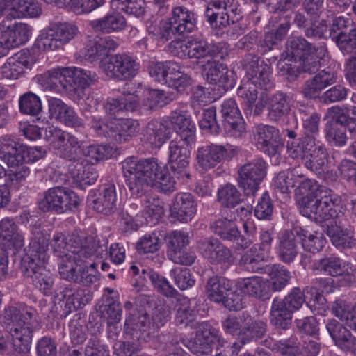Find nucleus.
<instances>
[{
  "instance_id": "f257e3e1",
  "label": "nucleus",
  "mask_w": 356,
  "mask_h": 356,
  "mask_svg": "<svg viewBox=\"0 0 356 356\" xmlns=\"http://www.w3.org/2000/svg\"><path fill=\"white\" fill-rule=\"evenodd\" d=\"M122 169L129 189L141 198L146 222L156 223L163 215V208L159 199L146 195L145 192L154 186L163 193L174 189L175 181L165 165L154 158L138 160L131 157L123 161Z\"/></svg>"
},
{
  "instance_id": "f03ea898",
  "label": "nucleus",
  "mask_w": 356,
  "mask_h": 356,
  "mask_svg": "<svg viewBox=\"0 0 356 356\" xmlns=\"http://www.w3.org/2000/svg\"><path fill=\"white\" fill-rule=\"evenodd\" d=\"M32 234L29 248L22 259V270L26 277L32 279L35 288L48 295L54 285L53 275L44 267L49 257L48 242L50 236L38 227L33 228Z\"/></svg>"
},
{
  "instance_id": "7ed1b4c3",
  "label": "nucleus",
  "mask_w": 356,
  "mask_h": 356,
  "mask_svg": "<svg viewBox=\"0 0 356 356\" xmlns=\"http://www.w3.org/2000/svg\"><path fill=\"white\" fill-rule=\"evenodd\" d=\"M38 322V314L33 307L11 306L5 309L1 323L10 334L15 353L26 354L30 351Z\"/></svg>"
},
{
  "instance_id": "20e7f679",
  "label": "nucleus",
  "mask_w": 356,
  "mask_h": 356,
  "mask_svg": "<svg viewBox=\"0 0 356 356\" xmlns=\"http://www.w3.org/2000/svg\"><path fill=\"white\" fill-rule=\"evenodd\" d=\"M341 197L327 188H320L315 192V199L302 197L300 206V213L316 222L332 224L344 218L340 210Z\"/></svg>"
},
{
  "instance_id": "39448f33",
  "label": "nucleus",
  "mask_w": 356,
  "mask_h": 356,
  "mask_svg": "<svg viewBox=\"0 0 356 356\" xmlns=\"http://www.w3.org/2000/svg\"><path fill=\"white\" fill-rule=\"evenodd\" d=\"M98 241L92 236H86L81 232H74L67 236L63 232L55 233L51 239L54 254L60 258L59 267L63 263L70 264L72 261H83L93 250L95 243Z\"/></svg>"
},
{
  "instance_id": "423d86ee",
  "label": "nucleus",
  "mask_w": 356,
  "mask_h": 356,
  "mask_svg": "<svg viewBox=\"0 0 356 356\" xmlns=\"http://www.w3.org/2000/svg\"><path fill=\"white\" fill-rule=\"evenodd\" d=\"M245 74L237 90V95L249 108H252L257 99L258 90L267 88L270 84L268 66L254 54H247L243 59Z\"/></svg>"
},
{
  "instance_id": "0eeeda50",
  "label": "nucleus",
  "mask_w": 356,
  "mask_h": 356,
  "mask_svg": "<svg viewBox=\"0 0 356 356\" xmlns=\"http://www.w3.org/2000/svg\"><path fill=\"white\" fill-rule=\"evenodd\" d=\"M289 156L302 161L304 165L318 175L328 170L329 154L325 147L314 136H303L299 141L286 143Z\"/></svg>"
},
{
  "instance_id": "6e6552de",
  "label": "nucleus",
  "mask_w": 356,
  "mask_h": 356,
  "mask_svg": "<svg viewBox=\"0 0 356 356\" xmlns=\"http://www.w3.org/2000/svg\"><path fill=\"white\" fill-rule=\"evenodd\" d=\"M91 255L83 261H72L70 264L63 263L58 268L59 274L63 279L74 282L86 286L95 283L98 280L95 258H102L106 247L100 245L98 241L95 243Z\"/></svg>"
},
{
  "instance_id": "1a4fd4ad",
  "label": "nucleus",
  "mask_w": 356,
  "mask_h": 356,
  "mask_svg": "<svg viewBox=\"0 0 356 356\" xmlns=\"http://www.w3.org/2000/svg\"><path fill=\"white\" fill-rule=\"evenodd\" d=\"M287 47L293 56L299 57L300 72L313 74L320 67L321 60L329 58L327 46L323 43L314 45L301 36H291Z\"/></svg>"
},
{
  "instance_id": "9d476101",
  "label": "nucleus",
  "mask_w": 356,
  "mask_h": 356,
  "mask_svg": "<svg viewBox=\"0 0 356 356\" xmlns=\"http://www.w3.org/2000/svg\"><path fill=\"white\" fill-rule=\"evenodd\" d=\"M170 48L179 56H188L198 60L212 57L223 58L228 52L226 43L210 44L197 38H191L186 41L173 40L170 42Z\"/></svg>"
},
{
  "instance_id": "9b49d317",
  "label": "nucleus",
  "mask_w": 356,
  "mask_h": 356,
  "mask_svg": "<svg viewBox=\"0 0 356 356\" xmlns=\"http://www.w3.org/2000/svg\"><path fill=\"white\" fill-rule=\"evenodd\" d=\"M77 33V27L72 24L56 23L41 32L35 46L42 51H54L67 44Z\"/></svg>"
},
{
  "instance_id": "f8f14e48",
  "label": "nucleus",
  "mask_w": 356,
  "mask_h": 356,
  "mask_svg": "<svg viewBox=\"0 0 356 356\" xmlns=\"http://www.w3.org/2000/svg\"><path fill=\"white\" fill-rule=\"evenodd\" d=\"M127 312L124 322V330L133 339L146 340L156 333L151 318L145 309L135 307L130 301L124 302Z\"/></svg>"
},
{
  "instance_id": "ddd939ff",
  "label": "nucleus",
  "mask_w": 356,
  "mask_h": 356,
  "mask_svg": "<svg viewBox=\"0 0 356 356\" xmlns=\"http://www.w3.org/2000/svg\"><path fill=\"white\" fill-rule=\"evenodd\" d=\"M79 203V199L75 193L67 188L56 186L44 193L43 197L38 202V207L44 212L63 213L74 210Z\"/></svg>"
},
{
  "instance_id": "4468645a",
  "label": "nucleus",
  "mask_w": 356,
  "mask_h": 356,
  "mask_svg": "<svg viewBox=\"0 0 356 356\" xmlns=\"http://www.w3.org/2000/svg\"><path fill=\"white\" fill-rule=\"evenodd\" d=\"M99 67L108 77L129 79L136 75L140 64L132 56L119 53L110 56L108 60L101 61Z\"/></svg>"
},
{
  "instance_id": "2eb2a0df",
  "label": "nucleus",
  "mask_w": 356,
  "mask_h": 356,
  "mask_svg": "<svg viewBox=\"0 0 356 356\" xmlns=\"http://www.w3.org/2000/svg\"><path fill=\"white\" fill-rule=\"evenodd\" d=\"M314 272L332 277H341L350 282H356V268L353 264L335 255H330L314 261Z\"/></svg>"
},
{
  "instance_id": "dca6fc26",
  "label": "nucleus",
  "mask_w": 356,
  "mask_h": 356,
  "mask_svg": "<svg viewBox=\"0 0 356 356\" xmlns=\"http://www.w3.org/2000/svg\"><path fill=\"white\" fill-rule=\"evenodd\" d=\"M268 165L261 158L247 161L238 170V182L244 193L254 195L266 175Z\"/></svg>"
},
{
  "instance_id": "f3484780",
  "label": "nucleus",
  "mask_w": 356,
  "mask_h": 356,
  "mask_svg": "<svg viewBox=\"0 0 356 356\" xmlns=\"http://www.w3.org/2000/svg\"><path fill=\"white\" fill-rule=\"evenodd\" d=\"M329 37L343 54L356 49V25L351 20L336 17L330 26Z\"/></svg>"
},
{
  "instance_id": "a211bd4d",
  "label": "nucleus",
  "mask_w": 356,
  "mask_h": 356,
  "mask_svg": "<svg viewBox=\"0 0 356 356\" xmlns=\"http://www.w3.org/2000/svg\"><path fill=\"white\" fill-rule=\"evenodd\" d=\"M194 141H186L182 138H175L168 146V163L172 172L178 177H188L190 145Z\"/></svg>"
},
{
  "instance_id": "6ab92c4d",
  "label": "nucleus",
  "mask_w": 356,
  "mask_h": 356,
  "mask_svg": "<svg viewBox=\"0 0 356 356\" xmlns=\"http://www.w3.org/2000/svg\"><path fill=\"white\" fill-rule=\"evenodd\" d=\"M237 153V149L231 145L210 144L198 148L196 159L199 166L208 170L223 161L232 159Z\"/></svg>"
},
{
  "instance_id": "aec40b11",
  "label": "nucleus",
  "mask_w": 356,
  "mask_h": 356,
  "mask_svg": "<svg viewBox=\"0 0 356 356\" xmlns=\"http://www.w3.org/2000/svg\"><path fill=\"white\" fill-rule=\"evenodd\" d=\"M189 343L191 347H188V349L193 353L207 355L213 348L217 350L219 347L223 346L225 341L218 330L210 325L203 323L197 330L194 341Z\"/></svg>"
},
{
  "instance_id": "412c9836",
  "label": "nucleus",
  "mask_w": 356,
  "mask_h": 356,
  "mask_svg": "<svg viewBox=\"0 0 356 356\" xmlns=\"http://www.w3.org/2000/svg\"><path fill=\"white\" fill-rule=\"evenodd\" d=\"M31 27L23 22H12L6 17L0 22V38L7 48L18 47L26 42L31 35Z\"/></svg>"
},
{
  "instance_id": "4be33fe9",
  "label": "nucleus",
  "mask_w": 356,
  "mask_h": 356,
  "mask_svg": "<svg viewBox=\"0 0 356 356\" xmlns=\"http://www.w3.org/2000/svg\"><path fill=\"white\" fill-rule=\"evenodd\" d=\"M220 113L225 131L235 138L241 137L245 131V123L235 99L225 100L220 106Z\"/></svg>"
},
{
  "instance_id": "5701e85b",
  "label": "nucleus",
  "mask_w": 356,
  "mask_h": 356,
  "mask_svg": "<svg viewBox=\"0 0 356 356\" xmlns=\"http://www.w3.org/2000/svg\"><path fill=\"white\" fill-rule=\"evenodd\" d=\"M197 248L200 254L211 264H229L232 261L231 250L217 238H202L198 241Z\"/></svg>"
},
{
  "instance_id": "b1692460",
  "label": "nucleus",
  "mask_w": 356,
  "mask_h": 356,
  "mask_svg": "<svg viewBox=\"0 0 356 356\" xmlns=\"http://www.w3.org/2000/svg\"><path fill=\"white\" fill-rule=\"evenodd\" d=\"M307 236L306 230L295 227L290 231H285L280 238L279 257L285 263L292 262L300 252V238Z\"/></svg>"
},
{
  "instance_id": "393cba45",
  "label": "nucleus",
  "mask_w": 356,
  "mask_h": 356,
  "mask_svg": "<svg viewBox=\"0 0 356 356\" xmlns=\"http://www.w3.org/2000/svg\"><path fill=\"white\" fill-rule=\"evenodd\" d=\"M6 12L13 19L33 18L41 14L42 9L35 0H0V13Z\"/></svg>"
},
{
  "instance_id": "a878e982",
  "label": "nucleus",
  "mask_w": 356,
  "mask_h": 356,
  "mask_svg": "<svg viewBox=\"0 0 356 356\" xmlns=\"http://www.w3.org/2000/svg\"><path fill=\"white\" fill-rule=\"evenodd\" d=\"M254 139L258 149L269 156L275 155L280 145L279 130L275 127L259 124L253 129Z\"/></svg>"
},
{
  "instance_id": "bb28decb",
  "label": "nucleus",
  "mask_w": 356,
  "mask_h": 356,
  "mask_svg": "<svg viewBox=\"0 0 356 356\" xmlns=\"http://www.w3.org/2000/svg\"><path fill=\"white\" fill-rule=\"evenodd\" d=\"M118 46V42L110 36H95L84 48V59L90 63L101 60L108 56L111 51H115Z\"/></svg>"
},
{
  "instance_id": "cd10ccee",
  "label": "nucleus",
  "mask_w": 356,
  "mask_h": 356,
  "mask_svg": "<svg viewBox=\"0 0 356 356\" xmlns=\"http://www.w3.org/2000/svg\"><path fill=\"white\" fill-rule=\"evenodd\" d=\"M67 91L77 94L78 97L83 96V89L96 81L95 73L76 67H65Z\"/></svg>"
},
{
  "instance_id": "c85d7f7f",
  "label": "nucleus",
  "mask_w": 356,
  "mask_h": 356,
  "mask_svg": "<svg viewBox=\"0 0 356 356\" xmlns=\"http://www.w3.org/2000/svg\"><path fill=\"white\" fill-rule=\"evenodd\" d=\"M197 212V204L190 193H177L170 207V216L181 222H188Z\"/></svg>"
},
{
  "instance_id": "c756f323",
  "label": "nucleus",
  "mask_w": 356,
  "mask_h": 356,
  "mask_svg": "<svg viewBox=\"0 0 356 356\" xmlns=\"http://www.w3.org/2000/svg\"><path fill=\"white\" fill-rule=\"evenodd\" d=\"M211 231L224 241L236 242L242 248H247L250 246L251 241L245 240L241 235L237 226L232 218H219L211 223Z\"/></svg>"
},
{
  "instance_id": "7c9ffc66",
  "label": "nucleus",
  "mask_w": 356,
  "mask_h": 356,
  "mask_svg": "<svg viewBox=\"0 0 356 356\" xmlns=\"http://www.w3.org/2000/svg\"><path fill=\"white\" fill-rule=\"evenodd\" d=\"M337 79V72L327 67L320 71L311 79L307 80L305 83L302 92L304 97L309 99H314L325 88L335 83Z\"/></svg>"
},
{
  "instance_id": "2f4dec72",
  "label": "nucleus",
  "mask_w": 356,
  "mask_h": 356,
  "mask_svg": "<svg viewBox=\"0 0 356 356\" xmlns=\"http://www.w3.org/2000/svg\"><path fill=\"white\" fill-rule=\"evenodd\" d=\"M326 329L337 346L356 356V338L346 327L336 320H331L327 323Z\"/></svg>"
},
{
  "instance_id": "473e14b6",
  "label": "nucleus",
  "mask_w": 356,
  "mask_h": 356,
  "mask_svg": "<svg viewBox=\"0 0 356 356\" xmlns=\"http://www.w3.org/2000/svg\"><path fill=\"white\" fill-rule=\"evenodd\" d=\"M122 309L120 303L113 298L108 297L101 307V318L106 322L108 337L115 339L120 328L118 324L121 321Z\"/></svg>"
},
{
  "instance_id": "72a5a7b5",
  "label": "nucleus",
  "mask_w": 356,
  "mask_h": 356,
  "mask_svg": "<svg viewBox=\"0 0 356 356\" xmlns=\"http://www.w3.org/2000/svg\"><path fill=\"white\" fill-rule=\"evenodd\" d=\"M345 218L333 221L332 224H325L323 230L329 236L332 243L339 250L351 248L355 245V240L352 232L344 228Z\"/></svg>"
},
{
  "instance_id": "f704fd0d",
  "label": "nucleus",
  "mask_w": 356,
  "mask_h": 356,
  "mask_svg": "<svg viewBox=\"0 0 356 356\" xmlns=\"http://www.w3.org/2000/svg\"><path fill=\"white\" fill-rule=\"evenodd\" d=\"M0 243L7 248L15 250L24 247V236L13 219L5 218L0 221Z\"/></svg>"
},
{
  "instance_id": "c9c22d12",
  "label": "nucleus",
  "mask_w": 356,
  "mask_h": 356,
  "mask_svg": "<svg viewBox=\"0 0 356 356\" xmlns=\"http://www.w3.org/2000/svg\"><path fill=\"white\" fill-rule=\"evenodd\" d=\"M236 286L242 293L259 299H268L270 293L268 280L259 276L241 279Z\"/></svg>"
},
{
  "instance_id": "e433bc0d",
  "label": "nucleus",
  "mask_w": 356,
  "mask_h": 356,
  "mask_svg": "<svg viewBox=\"0 0 356 356\" xmlns=\"http://www.w3.org/2000/svg\"><path fill=\"white\" fill-rule=\"evenodd\" d=\"M305 292L307 293H311L314 296V304L312 305V301L310 300L309 302H307V305L309 307H314L315 309H316V306L315 305L316 302L321 305H323L324 302H325V298L315 289H309L307 287L304 291H302L300 288L294 287L283 300H281V303L284 307H285L291 312L293 313L295 311L299 309L302 305L306 302Z\"/></svg>"
},
{
  "instance_id": "4c0bfd02",
  "label": "nucleus",
  "mask_w": 356,
  "mask_h": 356,
  "mask_svg": "<svg viewBox=\"0 0 356 356\" xmlns=\"http://www.w3.org/2000/svg\"><path fill=\"white\" fill-rule=\"evenodd\" d=\"M69 173L73 182L80 188L94 184L98 177L95 167L84 160L72 161L69 165Z\"/></svg>"
},
{
  "instance_id": "58836bf2",
  "label": "nucleus",
  "mask_w": 356,
  "mask_h": 356,
  "mask_svg": "<svg viewBox=\"0 0 356 356\" xmlns=\"http://www.w3.org/2000/svg\"><path fill=\"white\" fill-rule=\"evenodd\" d=\"M172 129L167 120H151L146 127V140L155 148H160L171 138Z\"/></svg>"
},
{
  "instance_id": "ea45409f",
  "label": "nucleus",
  "mask_w": 356,
  "mask_h": 356,
  "mask_svg": "<svg viewBox=\"0 0 356 356\" xmlns=\"http://www.w3.org/2000/svg\"><path fill=\"white\" fill-rule=\"evenodd\" d=\"M216 57L208 58L201 65L202 74L211 84H219L223 88L227 87L229 82L228 69L216 60Z\"/></svg>"
},
{
  "instance_id": "a19ab883",
  "label": "nucleus",
  "mask_w": 356,
  "mask_h": 356,
  "mask_svg": "<svg viewBox=\"0 0 356 356\" xmlns=\"http://www.w3.org/2000/svg\"><path fill=\"white\" fill-rule=\"evenodd\" d=\"M117 195L114 184H108L102 187L96 198L90 205L95 211L104 215H109L116 210Z\"/></svg>"
},
{
  "instance_id": "79ce46f5",
  "label": "nucleus",
  "mask_w": 356,
  "mask_h": 356,
  "mask_svg": "<svg viewBox=\"0 0 356 356\" xmlns=\"http://www.w3.org/2000/svg\"><path fill=\"white\" fill-rule=\"evenodd\" d=\"M90 26L95 32L110 34L124 30L127 26V22L120 13H112L90 21Z\"/></svg>"
},
{
  "instance_id": "37998d69",
  "label": "nucleus",
  "mask_w": 356,
  "mask_h": 356,
  "mask_svg": "<svg viewBox=\"0 0 356 356\" xmlns=\"http://www.w3.org/2000/svg\"><path fill=\"white\" fill-rule=\"evenodd\" d=\"M170 121L179 134L177 138H184L186 141H195V126L186 111H172L170 115Z\"/></svg>"
},
{
  "instance_id": "c03bdc74",
  "label": "nucleus",
  "mask_w": 356,
  "mask_h": 356,
  "mask_svg": "<svg viewBox=\"0 0 356 356\" xmlns=\"http://www.w3.org/2000/svg\"><path fill=\"white\" fill-rule=\"evenodd\" d=\"M168 19L178 34L191 33L196 23L194 14L184 6L173 8L171 17Z\"/></svg>"
},
{
  "instance_id": "a18cd8bd",
  "label": "nucleus",
  "mask_w": 356,
  "mask_h": 356,
  "mask_svg": "<svg viewBox=\"0 0 356 356\" xmlns=\"http://www.w3.org/2000/svg\"><path fill=\"white\" fill-rule=\"evenodd\" d=\"M61 294L70 312L81 308L92 299V293L88 289L65 287Z\"/></svg>"
},
{
  "instance_id": "49530a36",
  "label": "nucleus",
  "mask_w": 356,
  "mask_h": 356,
  "mask_svg": "<svg viewBox=\"0 0 356 356\" xmlns=\"http://www.w3.org/2000/svg\"><path fill=\"white\" fill-rule=\"evenodd\" d=\"M232 282L222 276L209 278L206 285L208 298L216 302H221L232 289Z\"/></svg>"
},
{
  "instance_id": "de8ad7c7",
  "label": "nucleus",
  "mask_w": 356,
  "mask_h": 356,
  "mask_svg": "<svg viewBox=\"0 0 356 356\" xmlns=\"http://www.w3.org/2000/svg\"><path fill=\"white\" fill-rule=\"evenodd\" d=\"M113 140L122 143L129 140L139 131V123L131 118H120L113 122Z\"/></svg>"
},
{
  "instance_id": "09e8293b",
  "label": "nucleus",
  "mask_w": 356,
  "mask_h": 356,
  "mask_svg": "<svg viewBox=\"0 0 356 356\" xmlns=\"http://www.w3.org/2000/svg\"><path fill=\"white\" fill-rule=\"evenodd\" d=\"M65 67L52 69L37 76L39 83L45 90H59L60 88L67 91Z\"/></svg>"
},
{
  "instance_id": "8fccbe9b",
  "label": "nucleus",
  "mask_w": 356,
  "mask_h": 356,
  "mask_svg": "<svg viewBox=\"0 0 356 356\" xmlns=\"http://www.w3.org/2000/svg\"><path fill=\"white\" fill-rule=\"evenodd\" d=\"M178 69V63L173 61H150L147 66L149 76L156 82L167 85L172 72Z\"/></svg>"
},
{
  "instance_id": "3c124183",
  "label": "nucleus",
  "mask_w": 356,
  "mask_h": 356,
  "mask_svg": "<svg viewBox=\"0 0 356 356\" xmlns=\"http://www.w3.org/2000/svg\"><path fill=\"white\" fill-rule=\"evenodd\" d=\"M291 110L290 98L283 92H276L269 99L268 118L271 121H277L289 113Z\"/></svg>"
},
{
  "instance_id": "603ef678",
  "label": "nucleus",
  "mask_w": 356,
  "mask_h": 356,
  "mask_svg": "<svg viewBox=\"0 0 356 356\" xmlns=\"http://www.w3.org/2000/svg\"><path fill=\"white\" fill-rule=\"evenodd\" d=\"M266 272L270 277L268 283L270 291H280L287 285L291 278L290 272L280 264L267 266Z\"/></svg>"
},
{
  "instance_id": "864d4df0",
  "label": "nucleus",
  "mask_w": 356,
  "mask_h": 356,
  "mask_svg": "<svg viewBox=\"0 0 356 356\" xmlns=\"http://www.w3.org/2000/svg\"><path fill=\"white\" fill-rule=\"evenodd\" d=\"M332 312L336 317L356 332V303L349 305L341 300H336L333 302Z\"/></svg>"
},
{
  "instance_id": "5fc2aeb1",
  "label": "nucleus",
  "mask_w": 356,
  "mask_h": 356,
  "mask_svg": "<svg viewBox=\"0 0 356 356\" xmlns=\"http://www.w3.org/2000/svg\"><path fill=\"white\" fill-rule=\"evenodd\" d=\"M266 324L261 321H253L250 316L247 324L240 330L239 340L243 344L248 343L252 340L262 338L266 332Z\"/></svg>"
},
{
  "instance_id": "6e6d98bb",
  "label": "nucleus",
  "mask_w": 356,
  "mask_h": 356,
  "mask_svg": "<svg viewBox=\"0 0 356 356\" xmlns=\"http://www.w3.org/2000/svg\"><path fill=\"white\" fill-rule=\"evenodd\" d=\"M264 254L258 252V247L254 245L250 250L245 251L238 261V264L244 270L252 272H261L262 270L261 262L264 261Z\"/></svg>"
},
{
  "instance_id": "4d7b16f0",
  "label": "nucleus",
  "mask_w": 356,
  "mask_h": 356,
  "mask_svg": "<svg viewBox=\"0 0 356 356\" xmlns=\"http://www.w3.org/2000/svg\"><path fill=\"white\" fill-rule=\"evenodd\" d=\"M292 318V312L283 306L280 299H274L271 306L270 322L277 328L286 330Z\"/></svg>"
},
{
  "instance_id": "13d9d810",
  "label": "nucleus",
  "mask_w": 356,
  "mask_h": 356,
  "mask_svg": "<svg viewBox=\"0 0 356 356\" xmlns=\"http://www.w3.org/2000/svg\"><path fill=\"white\" fill-rule=\"evenodd\" d=\"M84 143L70 133H67V140L60 154L70 161H79L84 151Z\"/></svg>"
},
{
  "instance_id": "bf43d9fd",
  "label": "nucleus",
  "mask_w": 356,
  "mask_h": 356,
  "mask_svg": "<svg viewBox=\"0 0 356 356\" xmlns=\"http://www.w3.org/2000/svg\"><path fill=\"white\" fill-rule=\"evenodd\" d=\"M298 341L295 337H291L288 339L274 341L273 339L268 337L263 341V345L281 354L282 355H287L294 354L298 350Z\"/></svg>"
},
{
  "instance_id": "052dcab7",
  "label": "nucleus",
  "mask_w": 356,
  "mask_h": 356,
  "mask_svg": "<svg viewBox=\"0 0 356 356\" xmlns=\"http://www.w3.org/2000/svg\"><path fill=\"white\" fill-rule=\"evenodd\" d=\"M218 200L225 207L234 208L242 200L241 194L234 185L228 183L218 189Z\"/></svg>"
},
{
  "instance_id": "680f3d73",
  "label": "nucleus",
  "mask_w": 356,
  "mask_h": 356,
  "mask_svg": "<svg viewBox=\"0 0 356 356\" xmlns=\"http://www.w3.org/2000/svg\"><path fill=\"white\" fill-rule=\"evenodd\" d=\"M190 305V300L186 297H180L177 299L175 305V320L177 324L188 326L194 321L195 312L191 308Z\"/></svg>"
},
{
  "instance_id": "e2e57ef3",
  "label": "nucleus",
  "mask_w": 356,
  "mask_h": 356,
  "mask_svg": "<svg viewBox=\"0 0 356 356\" xmlns=\"http://www.w3.org/2000/svg\"><path fill=\"white\" fill-rule=\"evenodd\" d=\"M168 103V99L162 90H145L140 106L145 111H151L161 107Z\"/></svg>"
},
{
  "instance_id": "0e129e2a",
  "label": "nucleus",
  "mask_w": 356,
  "mask_h": 356,
  "mask_svg": "<svg viewBox=\"0 0 356 356\" xmlns=\"http://www.w3.org/2000/svg\"><path fill=\"white\" fill-rule=\"evenodd\" d=\"M250 320V315L247 312H243L238 315H229L224 321H222V327L223 330L229 334H237L239 337L240 330L247 324Z\"/></svg>"
},
{
  "instance_id": "69168bd1",
  "label": "nucleus",
  "mask_w": 356,
  "mask_h": 356,
  "mask_svg": "<svg viewBox=\"0 0 356 356\" xmlns=\"http://www.w3.org/2000/svg\"><path fill=\"white\" fill-rule=\"evenodd\" d=\"M19 111L30 115H37L42 111V102L40 97L34 93L27 92L19 98Z\"/></svg>"
},
{
  "instance_id": "338daca9",
  "label": "nucleus",
  "mask_w": 356,
  "mask_h": 356,
  "mask_svg": "<svg viewBox=\"0 0 356 356\" xmlns=\"http://www.w3.org/2000/svg\"><path fill=\"white\" fill-rule=\"evenodd\" d=\"M147 31L149 34L155 36L156 39L163 42L169 40L175 33H177V30L168 19L161 21L159 24L152 23L147 26Z\"/></svg>"
},
{
  "instance_id": "774afa93",
  "label": "nucleus",
  "mask_w": 356,
  "mask_h": 356,
  "mask_svg": "<svg viewBox=\"0 0 356 356\" xmlns=\"http://www.w3.org/2000/svg\"><path fill=\"white\" fill-rule=\"evenodd\" d=\"M170 276L180 290H186L192 287L195 284V280L190 270L186 268H175L170 270Z\"/></svg>"
}]
</instances>
